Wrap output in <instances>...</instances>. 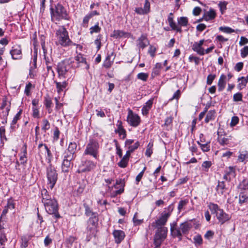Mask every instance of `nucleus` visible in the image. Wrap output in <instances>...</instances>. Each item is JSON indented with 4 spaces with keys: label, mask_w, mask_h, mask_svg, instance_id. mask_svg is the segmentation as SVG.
I'll return each mask as SVG.
<instances>
[{
    "label": "nucleus",
    "mask_w": 248,
    "mask_h": 248,
    "mask_svg": "<svg viewBox=\"0 0 248 248\" xmlns=\"http://www.w3.org/2000/svg\"><path fill=\"white\" fill-rule=\"evenodd\" d=\"M55 43L57 46L67 47L73 44L68 32L64 26H60L59 29L55 31Z\"/></svg>",
    "instance_id": "obj_1"
},
{
    "label": "nucleus",
    "mask_w": 248,
    "mask_h": 248,
    "mask_svg": "<svg viewBox=\"0 0 248 248\" xmlns=\"http://www.w3.org/2000/svg\"><path fill=\"white\" fill-rule=\"evenodd\" d=\"M192 228V224L188 221L182 223L179 228L177 227V223L174 222L170 224V232L173 237H178L180 241L182 240V234H187Z\"/></svg>",
    "instance_id": "obj_2"
},
{
    "label": "nucleus",
    "mask_w": 248,
    "mask_h": 248,
    "mask_svg": "<svg viewBox=\"0 0 248 248\" xmlns=\"http://www.w3.org/2000/svg\"><path fill=\"white\" fill-rule=\"evenodd\" d=\"M51 20L59 21L62 19L69 20L70 17L66 9L60 3L56 5L54 8H50Z\"/></svg>",
    "instance_id": "obj_3"
},
{
    "label": "nucleus",
    "mask_w": 248,
    "mask_h": 248,
    "mask_svg": "<svg viewBox=\"0 0 248 248\" xmlns=\"http://www.w3.org/2000/svg\"><path fill=\"white\" fill-rule=\"evenodd\" d=\"M37 155L42 163L43 162V158L45 157L48 163H50L53 159L52 154L49 148L46 144L40 143L38 146Z\"/></svg>",
    "instance_id": "obj_4"
},
{
    "label": "nucleus",
    "mask_w": 248,
    "mask_h": 248,
    "mask_svg": "<svg viewBox=\"0 0 248 248\" xmlns=\"http://www.w3.org/2000/svg\"><path fill=\"white\" fill-rule=\"evenodd\" d=\"M46 168V173L47 178V185L48 187L52 189L55 185L58 180V173L51 162Z\"/></svg>",
    "instance_id": "obj_5"
},
{
    "label": "nucleus",
    "mask_w": 248,
    "mask_h": 248,
    "mask_svg": "<svg viewBox=\"0 0 248 248\" xmlns=\"http://www.w3.org/2000/svg\"><path fill=\"white\" fill-rule=\"evenodd\" d=\"M44 205L46 212L50 215H52L55 219L57 220L61 217L58 212V203L55 199L46 202L44 204Z\"/></svg>",
    "instance_id": "obj_6"
},
{
    "label": "nucleus",
    "mask_w": 248,
    "mask_h": 248,
    "mask_svg": "<svg viewBox=\"0 0 248 248\" xmlns=\"http://www.w3.org/2000/svg\"><path fill=\"white\" fill-rule=\"evenodd\" d=\"M99 145L98 141L93 139H91L87 144L84 152V155H90L94 158H97L98 156V149Z\"/></svg>",
    "instance_id": "obj_7"
},
{
    "label": "nucleus",
    "mask_w": 248,
    "mask_h": 248,
    "mask_svg": "<svg viewBox=\"0 0 248 248\" xmlns=\"http://www.w3.org/2000/svg\"><path fill=\"white\" fill-rule=\"evenodd\" d=\"M95 167L96 163L93 161L82 158L77 172L78 173L89 172L93 170Z\"/></svg>",
    "instance_id": "obj_8"
},
{
    "label": "nucleus",
    "mask_w": 248,
    "mask_h": 248,
    "mask_svg": "<svg viewBox=\"0 0 248 248\" xmlns=\"http://www.w3.org/2000/svg\"><path fill=\"white\" fill-rule=\"evenodd\" d=\"M157 230L154 236V245L160 246L167 236L168 229L166 227H155Z\"/></svg>",
    "instance_id": "obj_9"
},
{
    "label": "nucleus",
    "mask_w": 248,
    "mask_h": 248,
    "mask_svg": "<svg viewBox=\"0 0 248 248\" xmlns=\"http://www.w3.org/2000/svg\"><path fill=\"white\" fill-rule=\"evenodd\" d=\"M72 60H65L59 62L57 66V72L60 76H68L67 73L71 68Z\"/></svg>",
    "instance_id": "obj_10"
},
{
    "label": "nucleus",
    "mask_w": 248,
    "mask_h": 248,
    "mask_svg": "<svg viewBox=\"0 0 248 248\" xmlns=\"http://www.w3.org/2000/svg\"><path fill=\"white\" fill-rule=\"evenodd\" d=\"M127 122L130 125L136 127L140 125L141 120L138 114L133 113L130 109H128Z\"/></svg>",
    "instance_id": "obj_11"
},
{
    "label": "nucleus",
    "mask_w": 248,
    "mask_h": 248,
    "mask_svg": "<svg viewBox=\"0 0 248 248\" xmlns=\"http://www.w3.org/2000/svg\"><path fill=\"white\" fill-rule=\"evenodd\" d=\"M169 218V214H164L162 213L160 217L153 223L152 226L155 227H165L164 226L166 224Z\"/></svg>",
    "instance_id": "obj_12"
},
{
    "label": "nucleus",
    "mask_w": 248,
    "mask_h": 248,
    "mask_svg": "<svg viewBox=\"0 0 248 248\" xmlns=\"http://www.w3.org/2000/svg\"><path fill=\"white\" fill-rule=\"evenodd\" d=\"M205 42L204 39L201 40L198 42H195L192 46V50L197 52V54L200 55H204V49L202 47L204 42Z\"/></svg>",
    "instance_id": "obj_13"
},
{
    "label": "nucleus",
    "mask_w": 248,
    "mask_h": 248,
    "mask_svg": "<svg viewBox=\"0 0 248 248\" xmlns=\"http://www.w3.org/2000/svg\"><path fill=\"white\" fill-rule=\"evenodd\" d=\"M118 185L120 186V188L119 189L113 191L112 193L111 197H115L117 196L118 195H120L123 193L124 191V180H123L122 179L117 180L116 184L114 186V187L115 188H118L119 187L117 186Z\"/></svg>",
    "instance_id": "obj_14"
},
{
    "label": "nucleus",
    "mask_w": 248,
    "mask_h": 248,
    "mask_svg": "<svg viewBox=\"0 0 248 248\" xmlns=\"http://www.w3.org/2000/svg\"><path fill=\"white\" fill-rule=\"evenodd\" d=\"M137 46L139 48L144 49L149 45V41L145 34H142L137 40Z\"/></svg>",
    "instance_id": "obj_15"
},
{
    "label": "nucleus",
    "mask_w": 248,
    "mask_h": 248,
    "mask_svg": "<svg viewBox=\"0 0 248 248\" xmlns=\"http://www.w3.org/2000/svg\"><path fill=\"white\" fill-rule=\"evenodd\" d=\"M112 234L114 237L115 242L118 244H120L125 236L124 232L119 230H114Z\"/></svg>",
    "instance_id": "obj_16"
},
{
    "label": "nucleus",
    "mask_w": 248,
    "mask_h": 248,
    "mask_svg": "<svg viewBox=\"0 0 248 248\" xmlns=\"http://www.w3.org/2000/svg\"><path fill=\"white\" fill-rule=\"evenodd\" d=\"M216 217L221 224L231 219V216L224 212L223 209H221L217 213Z\"/></svg>",
    "instance_id": "obj_17"
},
{
    "label": "nucleus",
    "mask_w": 248,
    "mask_h": 248,
    "mask_svg": "<svg viewBox=\"0 0 248 248\" xmlns=\"http://www.w3.org/2000/svg\"><path fill=\"white\" fill-rule=\"evenodd\" d=\"M10 54L13 59L18 60L22 57L21 48L20 46H15L10 51Z\"/></svg>",
    "instance_id": "obj_18"
},
{
    "label": "nucleus",
    "mask_w": 248,
    "mask_h": 248,
    "mask_svg": "<svg viewBox=\"0 0 248 248\" xmlns=\"http://www.w3.org/2000/svg\"><path fill=\"white\" fill-rule=\"evenodd\" d=\"M172 13H170L169 14V16L168 18V21L170 26L171 27L172 30L178 32L182 33V28H181V27H178L177 25L176 24V23L173 21V17L172 16Z\"/></svg>",
    "instance_id": "obj_19"
},
{
    "label": "nucleus",
    "mask_w": 248,
    "mask_h": 248,
    "mask_svg": "<svg viewBox=\"0 0 248 248\" xmlns=\"http://www.w3.org/2000/svg\"><path fill=\"white\" fill-rule=\"evenodd\" d=\"M217 14L215 10L213 9L210 8L208 11L204 13L202 19L208 21L214 19L216 17Z\"/></svg>",
    "instance_id": "obj_20"
},
{
    "label": "nucleus",
    "mask_w": 248,
    "mask_h": 248,
    "mask_svg": "<svg viewBox=\"0 0 248 248\" xmlns=\"http://www.w3.org/2000/svg\"><path fill=\"white\" fill-rule=\"evenodd\" d=\"M41 195L42 202L43 204L48 202L49 200L50 201L52 200V199H54V198H52L51 196L49 194L47 190L46 189H43L41 190Z\"/></svg>",
    "instance_id": "obj_21"
},
{
    "label": "nucleus",
    "mask_w": 248,
    "mask_h": 248,
    "mask_svg": "<svg viewBox=\"0 0 248 248\" xmlns=\"http://www.w3.org/2000/svg\"><path fill=\"white\" fill-rule=\"evenodd\" d=\"M75 60L79 64L78 66L84 65L86 68H89V65L87 64L86 59L83 57L81 53L78 54L75 57Z\"/></svg>",
    "instance_id": "obj_22"
},
{
    "label": "nucleus",
    "mask_w": 248,
    "mask_h": 248,
    "mask_svg": "<svg viewBox=\"0 0 248 248\" xmlns=\"http://www.w3.org/2000/svg\"><path fill=\"white\" fill-rule=\"evenodd\" d=\"M98 221V214H93V216L90 217L88 221V226L94 227L96 228Z\"/></svg>",
    "instance_id": "obj_23"
},
{
    "label": "nucleus",
    "mask_w": 248,
    "mask_h": 248,
    "mask_svg": "<svg viewBox=\"0 0 248 248\" xmlns=\"http://www.w3.org/2000/svg\"><path fill=\"white\" fill-rule=\"evenodd\" d=\"M72 160L63 159L62 164V170L63 172H68L71 168Z\"/></svg>",
    "instance_id": "obj_24"
},
{
    "label": "nucleus",
    "mask_w": 248,
    "mask_h": 248,
    "mask_svg": "<svg viewBox=\"0 0 248 248\" xmlns=\"http://www.w3.org/2000/svg\"><path fill=\"white\" fill-rule=\"evenodd\" d=\"M96 233V228L92 226H88L87 228V237L86 240L89 241L93 237L95 236Z\"/></svg>",
    "instance_id": "obj_25"
},
{
    "label": "nucleus",
    "mask_w": 248,
    "mask_h": 248,
    "mask_svg": "<svg viewBox=\"0 0 248 248\" xmlns=\"http://www.w3.org/2000/svg\"><path fill=\"white\" fill-rule=\"evenodd\" d=\"M153 100H148L141 109L142 113L143 115H146L148 114L149 110L151 108L153 105Z\"/></svg>",
    "instance_id": "obj_26"
},
{
    "label": "nucleus",
    "mask_w": 248,
    "mask_h": 248,
    "mask_svg": "<svg viewBox=\"0 0 248 248\" xmlns=\"http://www.w3.org/2000/svg\"><path fill=\"white\" fill-rule=\"evenodd\" d=\"M162 66L161 63H157L154 67L152 72V76L157 77L160 76V73L162 70Z\"/></svg>",
    "instance_id": "obj_27"
},
{
    "label": "nucleus",
    "mask_w": 248,
    "mask_h": 248,
    "mask_svg": "<svg viewBox=\"0 0 248 248\" xmlns=\"http://www.w3.org/2000/svg\"><path fill=\"white\" fill-rule=\"evenodd\" d=\"M231 139L229 137H223L222 135L219 136L217 138V141L219 144L222 146L228 145L231 140Z\"/></svg>",
    "instance_id": "obj_28"
},
{
    "label": "nucleus",
    "mask_w": 248,
    "mask_h": 248,
    "mask_svg": "<svg viewBox=\"0 0 248 248\" xmlns=\"http://www.w3.org/2000/svg\"><path fill=\"white\" fill-rule=\"evenodd\" d=\"M178 27H186L188 24V19L187 17L182 16L177 18Z\"/></svg>",
    "instance_id": "obj_29"
},
{
    "label": "nucleus",
    "mask_w": 248,
    "mask_h": 248,
    "mask_svg": "<svg viewBox=\"0 0 248 248\" xmlns=\"http://www.w3.org/2000/svg\"><path fill=\"white\" fill-rule=\"evenodd\" d=\"M197 143L199 145L201 150L203 152H209L210 150V141H207L205 143H202L199 141H197Z\"/></svg>",
    "instance_id": "obj_30"
},
{
    "label": "nucleus",
    "mask_w": 248,
    "mask_h": 248,
    "mask_svg": "<svg viewBox=\"0 0 248 248\" xmlns=\"http://www.w3.org/2000/svg\"><path fill=\"white\" fill-rule=\"evenodd\" d=\"M226 188L224 181H218V185L216 187L217 191L221 194H223Z\"/></svg>",
    "instance_id": "obj_31"
},
{
    "label": "nucleus",
    "mask_w": 248,
    "mask_h": 248,
    "mask_svg": "<svg viewBox=\"0 0 248 248\" xmlns=\"http://www.w3.org/2000/svg\"><path fill=\"white\" fill-rule=\"evenodd\" d=\"M44 104L46 107L48 109V112L50 113L51 112V108L52 105V102L51 98L48 96L46 95L45 97Z\"/></svg>",
    "instance_id": "obj_32"
},
{
    "label": "nucleus",
    "mask_w": 248,
    "mask_h": 248,
    "mask_svg": "<svg viewBox=\"0 0 248 248\" xmlns=\"http://www.w3.org/2000/svg\"><path fill=\"white\" fill-rule=\"evenodd\" d=\"M54 82L56 83V88L57 89L58 93H60L61 91H62L63 89L66 87L68 84L66 81L62 82L55 81Z\"/></svg>",
    "instance_id": "obj_33"
},
{
    "label": "nucleus",
    "mask_w": 248,
    "mask_h": 248,
    "mask_svg": "<svg viewBox=\"0 0 248 248\" xmlns=\"http://www.w3.org/2000/svg\"><path fill=\"white\" fill-rule=\"evenodd\" d=\"M22 112V110L20 109L19 111L16 114V115L15 116V117L13 118V120H12L11 124V129H15V125L16 124L17 121L20 119L21 117V115Z\"/></svg>",
    "instance_id": "obj_34"
},
{
    "label": "nucleus",
    "mask_w": 248,
    "mask_h": 248,
    "mask_svg": "<svg viewBox=\"0 0 248 248\" xmlns=\"http://www.w3.org/2000/svg\"><path fill=\"white\" fill-rule=\"evenodd\" d=\"M113 53L111 52L110 54H108L104 62L103 65L106 68L109 67L113 62V60H111V57L113 56Z\"/></svg>",
    "instance_id": "obj_35"
},
{
    "label": "nucleus",
    "mask_w": 248,
    "mask_h": 248,
    "mask_svg": "<svg viewBox=\"0 0 248 248\" xmlns=\"http://www.w3.org/2000/svg\"><path fill=\"white\" fill-rule=\"evenodd\" d=\"M208 207L210 210L211 213L212 214H215L216 215L217 213L221 209H220L217 204L210 202L208 205Z\"/></svg>",
    "instance_id": "obj_36"
},
{
    "label": "nucleus",
    "mask_w": 248,
    "mask_h": 248,
    "mask_svg": "<svg viewBox=\"0 0 248 248\" xmlns=\"http://www.w3.org/2000/svg\"><path fill=\"white\" fill-rule=\"evenodd\" d=\"M215 110H209L207 113L206 116L204 120L205 122L206 123H208L209 121L214 120L215 118Z\"/></svg>",
    "instance_id": "obj_37"
},
{
    "label": "nucleus",
    "mask_w": 248,
    "mask_h": 248,
    "mask_svg": "<svg viewBox=\"0 0 248 248\" xmlns=\"http://www.w3.org/2000/svg\"><path fill=\"white\" fill-rule=\"evenodd\" d=\"M238 188L241 190H248V179H243L238 185Z\"/></svg>",
    "instance_id": "obj_38"
},
{
    "label": "nucleus",
    "mask_w": 248,
    "mask_h": 248,
    "mask_svg": "<svg viewBox=\"0 0 248 248\" xmlns=\"http://www.w3.org/2000/svg\"><path fill=\"white\" fill-rule=\"evenodd\" d=\"M248 81V78H238V85L237 88L239 90L244 89L246 86Z\"/></svg>",
    "instance_id": "obj_39"
},
{
    "label": "nucleus",
    "mask_w": 248,
    "mask_h": 248,
    "mask_svg": "<svg viewBox=\"0 0 248 248\" xmlns=\"http://www.w3.org/2000/svg\"><path fill=\"white\" fill-rule=\"evenodd\" d=\"M188 78H186V80L185 78H178L177 80V87L179 89H183L184 90L186 87V82L187 81Z\"/></svg>",
    "instance_id": "obj_40"
},
{
    "label": "nucleus",
    "mask_w": 248,
    "mask_h": 248,
    "mask_svg": "<svg viewBox=\"0 0 248 248\" xmlns=\"http://www.w3.org/2000/svg\"><path fill=\"white\" fill-rule=\"evenodd\" d=\"M77 145L75 142H71L68 147L67 150L72 153V154L76 155L77 151Z\"/></svg>",
    "instance_id": "obj_41"
},
{
    "label": "nucleus",
    "mask_w": 248,
    "mask_h": 248,
    "mask_svg": "<svg viewBox=\"0 0 248 248\" xmlns=\"http://www.w3.org/2000/svg\"><path fill=\"white\" fill-rule=\"evenodd\" d=\"M0 142L3 144H4V140L7 141V138H6L5 135V128L4 126H0Z\"/></svg>",
    "instance_id": "obj_42"
},
{
    "label": "nucleus",
    "mask_w": 248,
    "mask_h": 248,
    "mask_svg": "<svg viewBox=\"0 0 248 248\" xmlns=\"http://www.w3.org/2000/svg\"><path fill=\"white\" fill-rule=\"evenodd\" d=\"M127 34L128 33L122 31L114 30L111 36L117 38L124 36L126 34Z\"/></svg>",
    "instance_id": "obj_43"
},
{
    "label": "nucleus",
    "mask_w": 248,
    "mask_h": 248,
    "mask_svg": "<svg viewBox=\"0 0 248 248\" xmlns=\"http://www.w3.org/2000/svg\"><path fill=\"white\" fill-rule=\"evenodd\" d=\"M248 202V196L245 194L244 192H240L239 195V203L240 204Z\"/></svg>",
    "instance_id": "obj_44"
},
{
    "label": "nucleus",
    "mask_w": 248,
    "mask_h": 248,
    "mask_svg": "<svg viewBox=\"0 0 248 248\" xmlns=\"http://www.w3.org/2000/svg\"><path fill=\"white\" fill-rule=\"evenodd\" d=\"M76 157V155H74L68 152L67 150L65 151L63 154V159H67L72 160Z\"/></svg>",
    "instance_id": "obj_45"
},
{
    "label": "nucleus",
    "mask_w": 248,
    "mask_h": 248,
    "mask_svg": "<svg viewBox=\"0 0 248 248\" xmlns=\"http://www.w3.org/2000/svg\"><path fill=\"white\" fill-rule=\"evenodd\" d=\"M138 213L136 212L133 218V221L135 226H137L141 224L143 222V219H139L138 217Z\"/></svg>",
    "instance_id": "obj_46"
},
{
    "label": "nucleus",
    "mask_w": 248,
    "mask_h": 248,
    "mask_svg": "<svg viewBox=\"0 0 248 248\" xmlns=\"http://www.w3.org/2000/svg\"><path fill=\"white\" fill-rule=\"evenodd\" d=\"M25 149L23 151V155H21L20 157V160L22 161V163L24 164L26 163L27 161V145H24Z\"/></svg>",
    "instance_id": "obj_47"
},
{
    "label": "nucleus",
    "mask_w": 248,
    "mask_h": 248,
    "mask_svg": "<svg viewBox=\"0 0 248 248\" xmlns=\"http://www.w3.org/2000/svg\"><path fill=\"white\" fill-rule=\"evenodd\" d=\"M83 206L85 208V214L87 216L91 217L93 216V214L97 213L96 212H93L90 207L86 203H84Z\"/></svg>",
    "instance_id": "obj_48"
},
{
    "label": "nucleus",
    "mask_w": 248,
    "mask_h": 248,
    "mask_svg": "<svg viewBox=\"0 0 248 248\" xmlns=\"http://www.w3.org/2000/svg\"><path fill=\"white\" fill-rule=\"evenodd\" d=\"M115 132L116 133H118L120 137L122 136V139L123 140L126 137V131L124 128L116 129L115 130Z\"/></svg>",
    "instance_id": "obj_49"
},
{
    "label": "nucleus",
    "mask_w": 248,
    "mask_h": 248,
    "mask_svg": "<svg viewBox=\"0 0 248 248\" xmlns=\"http://www.w3.org/2000/svg\"><path fill=\"white\" fill-rule=\"evenodd\" d=\"M219 30L221 31L227 33H231L235 32L234 30L229 27H220L219 28Z\"/></svg>",
    "instance_id": "obj_50"
},
{
    "label": "nucleus",
    "mask_w": 248,
    "mask_h": 248,
    "mask_svg": "<svg viewBox=\"0 0 248 248\" xmlns=\"http://www.w3.org/2000/svg\"><path fill=\"white\" fill-rule=\"evenodd\" d=\"M43 125L42 127V129L46 132V130H48L50 128V124L48 121L46 119H44L42 121Z\"/></svg>",
    "instance_id": "obj_51"
},
{
    "label": "nucleus",
    "mask_w": 248,
    "mask_h": 248,
    "mask_svg": "<svg viewBox=\"0 0 248 248\" xmlns=\"http://www.w3.org/2000/svg\"><path fill=\"white\" fill-rule=\"evenodd\" d=\"M47 73H46V77L47 78H53L54 77V72L52 68L51 65L46 67Z\"/></svg>",
    "instance_id": "obj_52"
},
{
    "label": "nucleus",
    "mask_w": 248,
    "mask_h": 248,
    "mask_svg": "<svg viewBox=\"0 0 248 248\" xmlns=\"http://www.w3.org/2000/svg\"><path fill=\"white\" fill-rule=\"evenodd\" d=\"M21 246L23 248H26L28 246V241L29 238L26 236H23L21 237Z\"/></svg>",
    "instance_id": "obj_53"
},
{
    "label": "nucleus",
    "mask_w": 248,
    "mask_h": 248,
    "mask_svg": "<svg viewBox=\"0 0 248 248\" xmlns=\"http://www.w3.org/2000/svg\"><path fill=\"white\" fill-rule=\"evenodd\" d=\"M228 2L226 1H220L218 3V6L220 9V11L222 14H223L224 11L227 9V5Z\"/></svg>",
    "instance_id": "obj_54"
},
{
    "label": "nucleus",
    "mask_w": 248,
    "mask_h": 248,
    "mask_svg": "<svg viewBox=\"0 0 248 248\" xmlns=\"http://www.w3.org/2000/svg\"><path fill=\"white\" fill-rule=\"evenodd\" d=\"M90 33H98L101 31V28L99 26L98 23H97L94 26L91 27L90 29Z\"/></svg>",
    "instance_id": "obj_55"
},
{
    "label": "nucleus",
    "mask_w": 248,
    "mask_h": 248,
    "mask_svg": "<svg viewBox=\"0 0 248 248\" xmlns=\"http://www.w3.org/2000/svg\"><path fill=\"white\" fill-rule=\"evenodd\" d=\"M212 165V162L209 161H204L202 165L203 170L205 171H207Z\"/></svg>",
    "instance_id": "obj_56"
},
{
    "label": "nucleus",
    "mask_w": 248,
    "mask_h": 248,
    "mask_svg": "<svg viewBox=\"0 0 248 248\" xmlns=\"http://www.w3.org/2000/svg\"><path fill=\"white\" fill-rule=\"evenodd\" d=\"M128 160L123 157L121 161L118 163V165L121 168H124L127 166Z\"/></svg>",
    "instance_id": "obj_57"
},
{
    "label": "nucleus",
    "mask_w": 248,
    "mask_h": 248,
    "mask_svg": "<svg viewBox=\"0 0 248 248\" xmlns=\"http://www.w3.org/2000/svg\"><path fill=\"white\" fill-rule=\"evenodd\" d=\"M7 240V239L5 234L1 232L0 235V248H4L3 246Z\"/></svg>",
    "instance_id": "obj_58"
},
{
    "label": "nucleus",
    "mask_w": 248,
    "mask_h": 248,
    "mask_svg": "<svg viewBox=\"0 0 248 248\" xmlns=\"http://www.w3.org/2000/svg\"><path fill=\"white\" fill-rule=\"evenodd\" d=\"M193 240L196 245H201L202 243V239L200 235L195 236Z\"/></svg>",
    "instance_id": "obj_59"
},
{
    "label": "nucleus",
    "mask_w": 248,
    "mask_h": 248,
    "mask_svg": "<svg viewBox=\"0 0 248 248\" xmlns=\"http://www.w3.org/2000/svg\"><path fill=\"white\" fill-rule=\"evenodd\" d=\"M174 208L173 204L170 205L167 208H165V210L162 212L164 214H169V217L170 216L171 212Z\"/></svg>",
    "instance_id": "obj_60"
},
{
    "label": "nucleus",
    "mask_w": 248,
    "mask_h": 248,
    "mask_svg": "<svg viewBox=\"0 0 248 248\" xmlns=\"http://www.w3.org/2000/svg\"><path fill=\"white\" fill-rule=\"evenodd\" d=\"M188 202V201L187 200H181L179 202L178 206V210L179 212H180L183 207L186 206L187 203Z\"/></svg>",
    "instance_id": "obj_61"
},
{
    "label": "nucleus",
    "mask_w": 248,
    "mask_h": 248,
    "mask_svg": "<svg viewBox=\"0 0 248 248\" xmlns=\"http://www.w3.org/2000/svg\"><path fill=\"white\" fill-rule=\"evenodd\" d=\"M140 146V143L139 141H137L136 142L134 145H131L130 146H129L127 148H128V150L131 152V153L133 152L135 150H136L137 149H138V148Z\"/></svg>",
    "instance_id": "obj_62"
},
{
    "label": "nucleus",
    "mask_w": 248,
    "mask_h": 248,
    "mask_svg": "<svg viewBox=\"0 0 248 248\" xmlns=\"http://www.w3.org/2000/svg\"><path fill=\"white\" fill-rule=\"evenodd\" d=\"M242 94L240 93H237L233 96V100L234 102H238L242 100Z\"/></svg>",
    "instance_id": "obj_63"
},
{
    "label": "nucleus",
    "mask_w": 248,
    "mask_h": 248,
    "mask_svg": "<svg viewBox=\"0 0 248 248\" xmlns=\"http://www.w3.org/2000/svg\"><path fill=\"white\" fill-rule=\"evenodd\" d=\"M248 55V46H245L241 49V56L244 58Z\"/></svg>",
    "instance_id": "obj_64"
}]
</instances>
